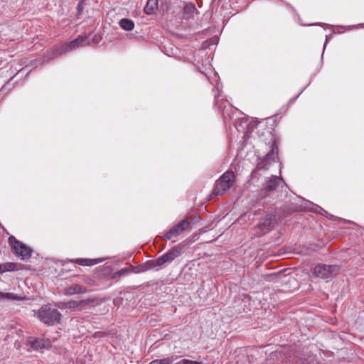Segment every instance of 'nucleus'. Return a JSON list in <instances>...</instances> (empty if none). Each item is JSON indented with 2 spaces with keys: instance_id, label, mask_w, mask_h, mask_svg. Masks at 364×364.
Here are the masks:
<instances>
[{
  "instance_id": "f257e3e1",
  "label": "nucleus",
  "mask_w": 364,
  "mask_h": 364,
  "mask_svg": "<svg viewBox=\"0 0 364 364\" xmlns=\"http://www.w3.org/2000/svg\"><path fill=\"white\" fill-rule=\"evenodd\" d=\"M87 45H90L88 36H79L77 38L69 43H65L58 47L56 46L53 48H51L50 50H47L46 57L49 60H52L60 55L72 51L73 50L79 47L85 46Z\"/></svg>"
},
{
  "instance_id": "f03ea898",
  "label": "nucleus",
  "mask_w": 364,
  "mask_h": 364,
  "mask_svg": "<svg viewBox=\"0 0 364 364\" xmlns=\"http://www.w3.org/2000/svg\"><path fill=\"white\" fill-rule=\"evenodd\" d=\"M37 316L41 321L48 326H54L61 320V314L50 305H43L38 310Z\"/></svg>"
},
{
  "instance_id": "7ed1b4c3",
  "label": "nucleus",
  "mask_w": 364,
  "mask_h": 364,
  "mask_svg": "<svg viewBox=\"0 0 364 364\" xmlns=\"http://www.w3.org/2000/svg\"><path fill=\"white\" fill-rule=\"evenodd\" d=\"M235 183V174L232 171H225L215 182L213 196H223Z\"/></svg>"
},
{
  "instance_id": "20e7f679",
  "label": "nucleus",
  "mask_w": 364,
  "mask_h": 364,
  "mask_svg": "<svg viewBox=\"0 0 364 364\" xmlns=\"http://www.w3.org/2000/svg\"><path fill=\"white\" fill-rule=\"evenodd\" d=\"M9 242L13 253L23 260L28 259L31 257L32 250L25 244L18 241L14 236H10Z\"/></svg>"
},
{
  "instance_id": "39448f33",
  "label": "nucleus",
  "mask_w": 364,
  "mask_h": 364,
  "mask_svg": "<svg viewBox=\"0 0 364 364\" xmlns=\"http://www.w3.org/2000/svg\"><path fill=\"white\" fill-rule=\"evenodd\" d=\"M271 147V151L265 156L262 161L257 164V167L252 171L250 175V181H253L254 178L257 177V173L259 170L262 168L267 169L266 165L271 161L275 160V158L277 156L278 154V145L275 140L272 141Z\"/></svg>"
},
{
  "instance_id": "423d86ee",
  "label": "nucleus",
  "mask_w": 364,
  "mask_h": 364,
  "mask_svg": "<svg viewBox=\"0 0 364 364\" xmlns=\"http://www.w3.org/2000/svg\"><path fill=\"white\" fill-rule=\"evenodd\" d=\"M338 267L335 265L318 264L314 269V274L322 279H328L336 274Z\"/></svg>"
},
{
  "instance_id": "0eeeda50",
  "label": "nucleus",
  "mask_w": 364,
  "mask_h": 364,
  "mask_svg": "<svg viewBox=\"0 0 364 364\" xmlns=\"http://www.w3.org/2000/svg\"><path fill=\"white\" fill-rule=\"evenodd\" d=\"M191 226V223L188 219H183L180 223L172 227L165 235L166 240H171L188 230Z\"/></svg>"
},
{
  "instance_id": "6e6552de",
  "label": "nucleus",
  "mask_w": 364,
  "mask_h": 364,
  "mask_svg": "<svg viewBox=\"0 0 364 364\" xmlns=\"http://www.w3.org/2000/svg\"><path fill=\"white\" fill-rule=\"evenodd\" d=\"M275 220L276 215L272 212L267 213L264 217L261 218L257 226L262 234L269 232L273 228Z\"/></svg>"
},
{
  "instance_id": "1a4fd4ad",
  "label": "nucleus",
  "mask_w": 364,
  "mask_h": 364,
  "mask_svg": "<svg viewBox=\"0 0 364 364\" xmlns=\"http://www.w3.org/2000/svg\"><path fill=\"white\" fill-rule=\"evenodd\" d=\"M181 255V250L177 247H172L167 252L155 259L158 267H161L164 264L170 263Z\"/></svg>"
},
{
  "instance_id": "9d476101",
  "label": "nucleus",
  "mask_w": 364,
  "mask_h": 364,
  "mask_svg": "<svg viewBox=\"0 0 364 364\" xmlns=\"http://www.w3.org/2000/svg\"><path fill=\"white\" fill-rule=\"evenodd\" d=\"M27 344L35 350L47 348L50 346L49 339L29 337L27 340Z\"/></svg>"
},
{
  "instance_id": "9b49d317",
  "label": "nucleus",
  "mask_w": 364,
  "mask_h": 364,
  "mask_svg": "<svg viewBox=\"0 0 364 364\" xmlns=\"http://www.w3.org/2000/svg\"><path fill=\"white\" fill-rule=\"evenodd\" d=\"M284 183L282 178L277 176H272L267 182L264 188L262 190V193H267L268 191H276L279 187L282 186Z\"/></svg>"
},
{
  "instance_id": "f8f14e48",
  "label": "nucleus",
  "mask_w": 364,
  "mask_h": 364,
  "mask_svg": "<svg viewBox=\"0 0 364 364\" xmlns=\"http://www.w3.org/2000/svg\"><path fill=\"white\" fill-rule=\"evenodd\" d=\"M86 292V287L77 284H73L64 289V294L67 296H71L73 294H82Z\"/></svg>"
},
{
  "instance_id": "ddd939ff",
  "label": "nucleus",
  "mask_w": 364,
  "mask_h": 364,
  "mask_svg": "<svg viewBox=\"0 0 364 364\" xmlns=\"http://www.w3.org/2000/svg\"><path fill=\"white\" fill-rule=\"evenodd\" d=\"M90 303V300H80L74 301L71 300L67 302L62 303L59 305V308L65 309H77L79 307H84Z\"/></svg>"
},
{
  "instance_id": "4468645a",
  "label": "nucleus",
  "mask_w": 364,
  "mask_h": 364,
  "mask_svg": "<svg viewBox=\"0 0 364 364\" xmlns=\"http://www.w3.org/2000/svg\"><path fill=\"white\" fill-rule=\"evenodd\" d=\"M156 267H159L158 265H156V263L155 262V259L154 260H149L136 267H133L134 271L133 272L136 274L144 272L149 270H151L152 269H154Z\"/></svg>"
},
{
  "instance_id": "2eb2a0df",
  "label": "nucleus",
  "mask_w": 364,
  "mask_h": 364,
  "mask_svg": "<svg viewBox=\"0 0 364 364\" xmlns=\"http://www.w3.org/2000/svg\"><path fill=\"white\" fill-rule=\"evenodd\" d=\"M68 262L75 263L81 266H93L98 264L100 261L97 259H70Z\"/></svg>"
},
{
  "instance_id": "dca6fc26",
  "label": "nucleus",
  "mask_w": 364,
  "mask_h": 364,
  "mask_svg": "<svg viewBox=\"0 0 364 364\" xmlns=\"http://www.w3.org/2000/svg\"><path fill=\"white\" fill-rule=\"evenodd\" d=\"M195 11H196V8L193 3L186 4L183 7V18L185 19L192 18Z\"/></svg>"
},
{
  "instance_id": "f3484780",
  "label": "nucleus",
  "mask_w": 364,
  "mask_h": 364,
  "mask_svg": "<svg viewBox=\"0 0 364 364\" xmlns=\"http://www.w3.org/2000/svg\"><path fill=\"white\" fill-rule=\"evenodd\" d=\"M158 8V0H148L144 7V12L147 15L153 14Z\"/></svg>"
},
{
  "instance_id": "a211bd4d",
  "label": "nucleus",
  "mask_w": 364,
  "mask_h": 364,
  "mask_svg": "<svg viewBox=\"0 0 364 364\" xmlns=\"http://www.w3.org/2000/svg\"><path fill=\"white\" fill-rule=\"evenodd\" d=\"M120 27L124 31H132L134 28V23L133 21L128 18H122L119 23Z\"/></svg>"
},
{
  "instance_id": "6ab92c4d",
  "label": "nucleus",
  "mask_w": 364,
  "mask_h": 364,
  "mask_svg": "<svg viewBox=\"0 0 364 364\" xmlns=\"http://www.w3.org/2000/svg\"><path fill=\"white\" fill-rule=\"evenodd\" d=\"M23 299V297L14 294V293H4L0 292V301L2 300H16L21 301Z\"/></svg>"
},
{
  "instance_id": "aec40b11",
  "label": "nucleus",
  "mask_w": 364,
  "mask_h": 364,
  "mask_svg": "<svg viewBox=\"0 0 364 364\" xmlns=\"http://www.w3.org/2000/svg\"><path fill=\"white\" fill-rule=\"evenodd\" d=\"M16 264L14 262H6L5 264H0V271L1 273H4L5 272H12L16 269Z\"/></svg>"
},
{
  "instance_id": "412c9836",
  "label": "nucleus",
  "mask_w": 364,
  "mask_h": 364,
  "mask_svg": "<svg viewBox=\"0 0 364 364\" xmlns=\"http://www.w3.org/2000/svg\"><path fill=\"white\" fill-rule=\"evenodd\" d=\"M174 360L173 357L163 359H156L151 361L149 364H173Z\"/></svg>"
},
{
  "instance_id": "4be33fe9",
  "label": "nucleus",
  "mask_w": 364,
  "mask_h": 364,
  "mask_svg": "<svg viewBox=\"0 0 364 364\" xmlns=\"http://www.w3.org/2000/svg\"><path fill=\"white\" fill-rule=\"evenodd\" d=\"M173 364H201V363L198 361H193L188 359H183Z\"/></svg>"
},
{
  "instance_id": "5701e85b",
  "label": "nucleus",
  "mask_w": 364,
  "mask_h": 364,
  "mask_svg": "<svg viewBox=\"0 0 364 364\" xmlns=\"http://www.w3.org/2000/svg\"><path fill=\"white\" fill-rule=\"evenodd\" d=\"M83 4H84V1L83 0H80L77 5V14H80L81 12L83 10Z\"/></svg>"
},
{
  "instance_id": "b1692460",
  "label": "nucleus",
  "mask_w": 364,
  "mask_h": 364,
  "mask_svg": "<svg viewBox=\"0 0 364 364\" xmlns=\"http://www.w3.org/2000/svg\"><path fill=\"white\" fill-rule=\"evenodd\" d=\"M306 364H318V362L314 359V356H309L306 359Z\"/></svg>"
},
{
  "instance_id": "393cba45",
  "label": "nucleus",
  "mask_w": 364,
  "mask_h": 364,
  "mask_svg": "<svg viewBox=\"0 0 364 364\" xmlns=\"http://www.w3.org/2000/svg\"><path fill=\"white\" fill-rule=\"evenodd\" d=\"M316 211L322 215H328L327 211L325 210L324 209H323L322 208L319 207V206H316Z\"/></svg>"
},
{
  "instance_id": "a878e982",
  "label": "nucleus",
  "mask_w": 364,
  "mask_h": 364,
  "mask_svg": "<svg viewBox=\"0 0 364 364\" xmlns=\"http://www.w3.org/2000/svg\"><path fill=\"white\" fill-rule=\"evenodd\" d=\"M220 95H215V104L217 105V106H218L219 108H221V107L223 105L222 104L223 102H221V104H220Z\"/></svg>"
},
{
  "instance_id": "bb28decb",
  "label": "nucleus",
  "mask_w": 364,
  "mask_h": 364,
  "mask_svg": "<svg viewBox=\"0 0 364 364\" xmlns=\"http://www.w3.org/2000/svg\"><path fill=\"white\" fill-rule=\"evenodd\" d=\"M129 272V270L126 268H124V269H122L119 272V274L120 275H124V274Z\"/></svg>"
},
{
  "instance_id": "cd10ccee",
  "label": "nucleus",
  "mask_w": 364,
  "mask_h": 364,
  "mask_svg": "<svg viewBox=\"0 0 364 364\" xmlns=\"http://www.w3.org/2000/svg\"><path fill=\"white\" fill-rule=\"evenodd\" d=\"M100 39V37H97V36H95V37L93 38V41L98 42Z\"/></svg>"
},
{
  "instance_id": "c85d7f7f",
  "label": "nucleus",
  "mask_w": 364,
  "mask_h": 364,
  "mask_svg": "<svg viewBox=\"0 0 364 364\" xmlns=\"http://www.w3.org/2000/svg\"><path fill=\"white\" fill-rule=\"evenodd\" d=\"M223 114L224 118H226L225 113L224 111H223Z\"/></svg>"
}]
</instances>
